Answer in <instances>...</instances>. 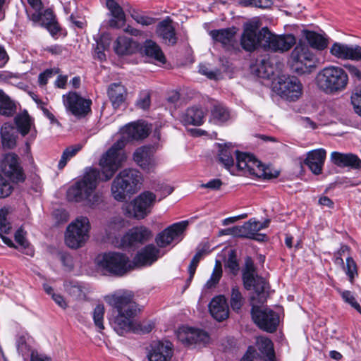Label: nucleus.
I'll return each mask as SVG.
<instances>
[{
	"label": "nucleus",
	"instance_id": "obj_5",
	"mask_svg": "<svg viewBox=\"0 0 361 361\" xmlns=\"http://www.w3.org/2000/svg\"><path fill=\"white\" fill-rule=\"evenodd\" d=\"M317 57L308 44L300 42L292 50L288 63L293 72L299 75L310 74L317 66Z\"/></svg>",
	"mask_w": 361,
	"mask_h": 361
},
{
	"label": "nucleus",
	"instance_id": "obj_16",
	"mask_svg": "<svg viewBox=\"0 0 361 361\" xmlns=\"http://www.w3.org/2000/svg\"><path fill=\"white\" fill-rule=\"evenodd\" d=\"M188 226V221H182L169 226L158 233L155 238V242L159 248L165 247L173 242H180L183 238L184 231Z\"/></svg>",
	"mask_w": 361,
	"mask_h": 361
},
{
	"label": "nucleus",
	"instance_id": "obj_26",
	"mask_svg": "<svg viewBox=\"0 0 361 361\" xmlns=\"http://www.w3.org/2000/svg\"><path fill=\"white\" fill-rule=\"evenodd\" d=\"M326 157V152L324 149H314L307 153L304 163L314 174L319 175L322 172Z\"/></svg>",
	"mask_w": 361,
	"mask_h": 361
},
{
	"label": "nucleus",
	"instance_id": "obj_34",
	"mask_svg": "<svg viewBox=\"0 0 361 361\" xmlns=\"http://www.w3.org/2000/svg\"><path fill=\"white\" fill-rule=\"evenodd\" d=\"M114 49L118 55H130L137 50V44L131 38L121 36L114 42Z\"/></svg>",
	"mask_w": 361,
	"mask_h": 361
},
{
	"label": "nucleus",
	"instance_id": "obj_30",
	"mask_svg": "<svg viewBox=\"0 0 361 361\" xmlns=\"http://www.w3.org/2000/svg\"><path fill=\"white\" fill-rule=\"evenodd\" d=\"M125 227L124 219L119 216H115L108 219L103 225L106 238L111 243L120 235L121 230Z\"/></svg>",
	"mask_w": 361,
	"mask_h": 361
},
{
	"label": "nucleus",
	"instance_id": "obj_40",
	"mask_svg": "<svg viewBox=\"0 0 361 361\" xmlns=\"http://www.w3.org/2000/svg\"><path fill=\"white\" fill-rule=\"evenodd\" d=\"M231 118L230 111L221 104L217 103L213 106L211 110L209 121L216 124H221Z\"/></svg>",
	"mask_w": 361,
	"mask_h": 361
},
{
	"label": "nucleus",
	"instance_id": "obj_63",
	"mask_svg": "<svg viewBox=\"0 0 361 361\" xmlns=\"http://www.w3.org/2000/svg\"><path fill=\"white\" fill-rule=\"evenodd\" d=\"M222 185V182L220 179H212L207 182V183H204L201 185L202 188H209L212 190H219Z\"/></svg>",
	"mask_w": 361,
	"mask_h": 361
},
{
	"label": "nucleus",
	"instance_id": "obj_64",
	"mask_svg": "<svg viewBox=\"0 0 361 361\" xmlns=\"http://www.w3.org/2000/svg\"><path fill=\"white\" fill-rule=\"evenodd\" d=\"M30 361H51V359L43 354H39L37 352H32Z\"/></svg>",
	"mask_w": 361,
	"mask_h": 361
},
{
	"label": "nucleus",
	"instance_id": "obj_1",
	"mask_svg": "<svg viewBox=\"0 0 361 361\" xmlns=\"http://www.w3.org/2000/svg\"><path fill=\"white\" fill-rule=\"evenodd\" d=\"M123 140H118L104 153L100 160L102 178L99 171L94 168L86 169L82 180L76 182L67 190V199L71 202H84L85 205L95 207L102 202V195L95 192L99 180H110L121 166L126 157L123 152Z\"/></svg>",
	"mask_w": 361,
	"mask_h": 361
},
{
	"label": "nucleus",
	"instance_id": "obj_33",
	"mask_svg": "<svg viewBox=\"0 0 361 361\" xmlns=\"http://www.w3.org/2000/svg\"><path fill=\"white\" fill-rule=\"evenodd\" d=\"M142 51L146 56L160 63H166L165 56L159 45L152 39H147L143 44Z\"/></svg>",
	"mask_w": 361,
	"mask_h": 361
},
{
	"label": "nucleus",
	"instance_id": "obj_11",
	"mask_svg": "<svg viewBox=\"0 0 361 361\" xmlns=\"http://www.w3.org/2000/svg\"><path fill=\"white\" fill-rule=\"evenodd\" d=\"M62 99L67 113L77 118H84L91 112L92 100L82 97L76 92H68L63 95Z\"/></svg>",
	"mask_w": 361,
	"mask_h": 361
},
{
	"label": "nucleus",
	"instance_id": "obj_25",
	"mask_svg": "<svg viewBox=\"0 0 361 361\" xmlns=\"http://www.w3.org/2000/svg\"><path fill=\"white\" fill-rule=\"evenodd\" d=\"M331 54L341 59L361 60V47L349 46L341 43H334L330 50Z\"/></svg>",
	"mask_w": 361,
	"mask_h": 361
},
{
	"label": "nucleus",
	"instance_id": "obj_45",
	"mask_svg": "<svg viewBox=\"0 0 361 361\" xmlns=\"http://www.w3.org/2000/svg\"><path fill=\"white\" fill-rule=\"evenodd\" d=\"M97 44L94 48V57L99 61L106 59L104 51L109 47L110 37L108 34H104L99 40H97Z\"/></svg>",
	"mask_w": 361,
	"mask_h": 361
},
{
	"label": "nucleus",
	"instance_id": "obj_59",
	"mask_svg": "<svg viewBox=\"0 0 361 361\" xmlns=\"http://www.w3.org/2000/svg\"><path fill=\"white\" fill-rule=\"evenodd\" d=\"M199 72L206 75L209 79H216L219 74V71L209 70L205 64H200L199 67Z\"/></svg>",
	"mask_w": 361,
	"mask_h": 361
},
{
	"label": "nucleus",
	"instance_id": "obj_21",
	"mask_svg": "<svg viewBox=\"0 0 361 361\" xmlns=\"http://www.w3.org/2000/svg\"><path fill=\"white\" fill-rule=\"evenodd\" d=\"M163 255L164 253L161 252L159 247L153 244H149L136 254L133 263L136 266H149Z\"/></svg>",
	"mask_w": 361,
	"mask_h": 361
},
{
	"label": "nucleus",
	"instance_id": "obj_42",
	"mask_svg": "<svg viewBox=\"0 0 361 361\" xmlns=\"http://www.w3.org/2000/svg\"><path fill=\"white\" fill-rule=\"evenodd\" d=\"M257 347L261 353L265 357L266 361H274L275 355L271 341L265 337L257 338Z\"/></svg>",
	"mask_w": 361,
	"mask_h": 361
},
{
	"label": "nucleus",
	"instance_id": "obj_55",
	"mask_svg": "<svg viewBox=\"0 0 361 361\" xmlns=\"http://www.w3.org/2000/svg\"><path fill=\"white\" fill-rule=\"evenodd\" d=\"M225 268L228 269L230 271L235 275L239 271V264L236 257L235 250H231L228 254V259L225 264Z\"/></svg>",
	"mask_w": 361,
	"mask_h": 361
},
{
	"label": "nucleus",
	"instance_id": "obj_23",
	"mask_svg": "<svg viewBox=\"0 0 361 361\" xmlns=\"http://www.w3.org/2000/svg\"><path fill=\"white\" fill-rule=\"evenodd\" d=\"M173 355L170 342L153 341L150 345L147 357L149 361H169Z\"/></svg>",
	"mask_w": 361,
	"mask_h": 361
},
{
	"label": "nucleus",
	"instance_id": "obj_15",
	"mask_svg": "<svg viewBox=\"0 0 361 361\" xmlns=\"http://www.w3.org/2000/svg\"><path fill=\"white\" fill-rule=\"evenodd\" d=\"M275 89L282 98L291 102L298 99L302 93V83L294 76L280 77Z\"/></svg>",
	"mask_w": 361,
	"mask_h": 361
},
{
	"label": "nucleus",
	"instance_id": "obj_10",
	"mask_svg": "<svg viewBox=\"0 0 361 361\" xmlns=\"http://www.w3.org/2000/svg\"><path fill=\"white\" fill-rule=\"evenodd\" d=\"M157 196L150 191L140 193L125 209V214L128 217L142 219L150 212L156 202Z\"/></svg>",
	"mask_w": 361,
	"mask_h": 361
},
{
	"label": "nucleus",
	"instance_id": "obj_50",
	"mask_svg": "<svg viewBox=\"0 0 361 361\" xmlns=\"http://www.w3.org/2000/svg\"><path fill=\"white\" fill-rule=\"evenodd\" d=\"M42 21V24L46 26L51 34L54 35L59 32V27L51 11H46L43 15Z\"/></svg>",
	"mask_w": 361,
	"mask_h": 361
},
{
	"label": "nucleus",
	"instance_id": "obj_35",
	"mask_svg": "<svg viewBox=\"0 0 361 361\" xmlns=\"http://www.w3.org/2000/svg\"><path fill=\"white\" fill-rule=\"evenodd\" d=\"M108 96L114 108H118L125 102L126 90L121 82L111 84L108 88Z\"/></svg>",
	"mask_w": 361,
	"mask_h": 361
},
{
	"label": "nucleus",
	"instance_id": "obj_3",
	"mask_svg": "<svg viewBox=\"0 0 361 361\" xmlns=\"http://www.w3.org/2000/svg\"><path fill=\"white\" fill-rule=\"evenodd\" d=\"M349 78L346 71L341 67L330 65L320 70L315 77L317 88L327 94H336L344 91L348 85Z\"/></svg>",
	"mask_w": 361,
	"mask_h": 361
},
{
	"label": "nucleus",
	"instance_id": "obj_38",
	"mask_svg": "<svg viewBox=\"0 0 361 361\" xmlns=\"http://www.w3.org/2000/svg\"><path fill=\"white\" fill-rule=\"evenodd\" d=\"M17 137V132L11 124L6 123L1 126V138L4 148H13L16 145Z\"/></svg>",
	"mask_w": 361,
	"mask_h": 361
},
{
	"label": "nucleus",
	"instance_id": "obj_8",
	"mask_svg": "<svg viewBox=\"0 0 361 361\" xmlns=\"http://www.w3.org/2000/svg\"><path fill=\"white\" fill-rule=\"evenodd\" d=\"M267 31V27L259 30V24L257 21L245 23L240 39L241 47L249 52H252L259 48L263 49L264 42H265L264 34Z\"/></svg>",
	"mask_w": 361,
	"mask_h": 361
},
{
	"label": "nucleus",
	"instance_id": "obj_56",
	"mask_svg": "<svg viewBox=\"0 0 361 361\" xmlns=\"http://www.w3.org/2000/svg\"><path fill=\"white\" fill-rule=\"evenodd\" d=\"M130 16L137 23L142 26H149L155 23L154 18L145 16L136 11H133Z\"/></svg>",
	"mask_w": 361,
	"mask_h": 361
},
{
	"label": "nucleus",
	"instance_id": "obj_18",
	"mask_svg": "<svg viewBox=\"0 0 361 361\" xmlns=\"http://www.w3.org/2000/svg\"><path fill=\"white\" fill-rule=\"evenodd\" d=\"M243 281L245 289H253L255 292L261 297L266 288L267 282L262 277L255 274V269L252 262L247 259L243 271Z\"/></svg>",
	"mask_w": 361,
	"mask_h": 361
},
{
	"label": "nucleus",
	"instance_id": "obj_4",
	"mask_svg": "<svg viewBox=\"0 0 361 361\" xmlns=\"http://www.w3.org/2000/svg\"><path fill=\"white\" fill-rule=\"evenodd\" d=\"M142 182L141 173L135 169L122 170L112 182L111 192L113 197L123 202L128 195L135 193Z\"/></svg>",
	"mask_w": 361,
	"mask_h": 361
},
{
	"label": "nucleus",
	"instance_id": "obj_20",
	"mask_svg": "<svg viewBox=\"0 0 361 361\" xmlns=\"http://www.w3.org/2000/svg\"><path fill=\"white\" fill-rule=\"evenodd\" d=\"M135 162L147 173L154 172L157 161L149 147L143 146L137 148L133 154Z\"/></svg>",
	"mask_w": 361,
	"mask_h": 361
},
{
	"label": "nucleus",
	"instance_id": "obj_29",
	"mask_svg": "<svg viewBox=\"0 0 361 361\" xmlns=\"http://www.w3.org/2000/svg\"><path fill=\"white\" fill-rule=\"evenodd\" d=\"M235 33V28L231 27L214 30L210 31L209 35L215 42L221 43L224 48L230 50L234 48Z\"/></svg>",
	"mask_w": 361,
	"mask_h": 361
},
{
	"label": "nucleus",
	"instance_id": "obj_24",
	"mask_svg": "<svg viewBox=\"0 0 361 361\" xmlns=\"http://www.w3.org/2000/svg\"><path fill=\"white\" fill-rule=\"evenodd\" d=\"M156 34L162 40L163 43L169 46H173L178 42V37L173 25V21L169 17L166 18L157 24Z\"/></svg>",
	"mask_w": 361,
	"mask_h": 361
},
{
	"label": "nucleus",
	"instance_id": "obj_31",
	"mask_svg": "<svg viewBox=\"0 0 361 361\" xmlns=\"http://www.w3.org/2000/svg\"><path fill=\"white\" fill-rule=\"evenodd\" d=\"M152 233L148 228L141 226L130 229L124 236L125 241L130 245L135 243H143L151 238Z\"/></svg>",
	"mask_w": 361,
	"mask_h": 361
},
{
	"label": "nucleus",
	"instance_id": "obj_32",
	"mask_svg": "<svg viewBox=\"0 0 361 361\" xmlns=\"http://www.w3.org/2000/svg\"><path fill=\"white\" fill-rule=\"evenodd\" d=\"M106 5L113 18L110 20L109 25L113 27H121L126 22V15L123 8L114 0H106Z\"/></svg>",
	"mask_w": 361,
	"mask_h": 361
},
{
	"label": "nucleus",
	"instance_id": "obj_7",
	"mask_svg": "<svg viewBox=\"0 0 361 361\" xmlns=\"http://www.w3.org/2000/svg\"><path fill=\"white\" fill-rule=\"evenodd\" d=\"M90 228L91 226L87 217L76 218L66 228L65 233L66 245L72 249L83 246L90 238Z\"/></svg>",
	"mask_w": 361,
	"mask_h": 361
},
{
	"label": "nucleus",
	"instance_id": "obj_62",
	"mask_svg": "<svg viewBox=\"0 0 361 361\" xmlns=\"http://www.w3.org/2000/svg\"><path fill=\"white\" fill-rule=\"evenodd\" d=\"M258 354L255 348L250 346L241 361H255L257 358Z\"/></svg>",
	"mask_w": 361,
	"mask_h": 361
},
{
	"label": "nucleus",
	"instance_id": "obj_37",
	"mask_svg": "<svg viewBox=\"0 0 361 361\" xmlns=\"http://www.w3.org/2000/svg\"><path fill=\"white\" fill-rule=\"evenodd\" d=\"M219 160L227 169L230 170L234 166L233 155H235L237 159V154L242 152L235 150L231 144H226L224 146L219 145Z\"/></svg>",
	"mask_w": 361,
	"mask_h": 361
},
{
	"label": "nucleus",
	"instance_id": "obj_9",
	"mask_svg": "<svg viewBox=\"0 0 361 361\" xmlns=\"http://www.w3.org/2000/svg\"><path fill=\"white\" fill-rule=\"evenodd\" d=\"M236 167L244 174L257 178L269 179L276 176L271 173L269 168L263 165L252 155L247 153L237 154Z\"/></svg>",
	"mask_w": 361,
	"mask_h": 361
},
{
	"label": "nucleus",
	"instance_id": "obj_43",
	"mask_svg": "<svg viewBox=\"0 0 361 361\" xmlns=\"http://www.w3.org/2000/svg\"><path fill=\"white\" fill-rule=\"evenodd\" d=\"M305 36L310 46L314 49L323 50L327 47V39L322 35L313 31H306Z\"/></svg>",
	"mask_w": 361,
	"mask_h": 361
},
{
	"label": "nucleus",
	"instance_id": "obj_49",
	"mask_svg": "<svg viewBox=\"0 0 361 361\" xmlns=\"http://www.w3.org/2000/svg\"><path fill=\"white\" fill-rule=\"evenodd\" d=\"M343 270L347 275L349 281L351 283H353L355 278L358 275V273L357 264L351 257H348L346 259V264L345 266H343Z\"/></svg>",
	"mask_w": 361,
	"mask_h": 361
},
{
	"label": "nucleus",
	"instance_id": "obj_60",
	"mask_svg": "<svg viewBox=\"0 0 361 361\" xmlns=\"http://www.w3.org/2000/svg\"><path fill=\"white\" fill-rule=\"evenodd\" d=\"M150 105V96L147 92L143 93L137 101V106L142 109H147Z\"/></svg>",
	"mask_w": 361,
	"mask_h": 361
},
{
	"label": "nucleus",
	"instance_id": "obj_19",
	"mask_svg": "<svg viewBox=\"0 0 361 361\" xmlns=\"http://www.w3.org/2000/svg\"><path fill=\"white\" fill-rule=\"evenodd\" d=\"M178 339L184 345L205 343L209 341V335L202 330L188 326H182L177 331Z\"/></svg>",
	"mask_w": 361,
	"mask_h": 361
},
{
	"label": "nucleus",
	"instance_id": "obj_41",
	"mask_svg": "<svg viewBox=\"0 0 361 361\" xmlns=\"http://www.w3.org/2000/svg\"><path fill=\"white\" fill-rule=\"evenodd\" d=\"M16 112V104L0 89V115L10 117Z\"/></svg>",
	"mask_w": 361,
	"mask_h": 361
},
{
	"label": "nucleus",
	"instance_id": "obj_61",
	"mask_svg": "<svg viewBox=\"0 0 361 361\" xmlns=\"http://www.w3.org/2000/svg\"><path fill=\"white\" fill-rule=\"evenodd\" d=\"M54 75V71L51 69H47L43 73H40L38 78L39 84L44 86L47 83L48 80Z\"/></svg>",
	"mask_w": 361,
	"mask_h": 361
},
{
	"label": "nucleus",
	"instance_id": "obj_46",
	"mask_svg": "<svg viewBox=\"0 0 361 361\" xmlns=\"http://www.w3.org/2000/svg\"><path fill=\"white\" fill-rule=\"evenodd\" d=\"M81 147H82L80 145H76L67 147L63 152L61 157L59 161L58 168L59 169H63L67 164L68 161L81 149Z\"/></svg>",
	"mask_w": 361,
	"mask_h": 361
},
{
	"label": "nucleus",
	"instance_id": "obj_28",
	"mask_svg": "<svg viewBox=\"0 0 361 361\" xmlns=\"http://www.w3.org/2000/svg\"><path fill=\"white\" fill-rule=\"evenodd\" d=\"M331 161L339 167H350L353 169H361V159L352 153L333 152L331 154Z\"/></svg>",
	"mask_w": 361,
	"mask_h": 361
},
{
	"label": "nucleus",
	"instance_id": "obj_36",
	"mask_svg": "<svg viewBox=\"0 0 361 361\" xmlns=\"http://www.w3.org/2000/svg\"><path fill=\"white\" fill-rule=\"evenodd\" d=\"M205 113L199 107L188 108L182 116V121L185 125L200 126L204 123Z\"/></svg>",
	"mask_w": 361,
	"mask_h": 361
},
{
	"label": "nucleus",
	"instance_id": "obj_57",
	"mask_svg": "<svg viewBox=\"0 0 361 361\" xmlns=\"http://www.w3.org/2000/svg\"><path fill=\"white\" fill-rule=\"evenodd\" d=\"M13 189L11 183L0 173V198L8 197Z\"/></svg>",
	"mask_w": 361,
	"mask_h": 361
},
{
	"label": "nucleus",
	"instance_id": "obj_47",
	"mask_svg": "<svg viewBox=\"0 0 361 361\" xmlns=\"http://www.w3.org/2000/svg\"><path fill=\"white\" fill-rule=\"evenodd\" d=\"M245 299L240 293L239 288L233 286L231 288L230 303L233 310L238 312L244 304Z\"/></svg>",
	"mask_w": 361,
	"mask_h": 361
},
{
	"label": "nucleus",
	"instance_id": "obj_53",
	"mask_svg": "<svg viewBox=\"0 0 361 361\" xmlns=\"http://www.w3.org/2000/svg\"><path fill=\"white\" fill-rule=\"evenodd\" d=\"M338 291L345 302L349 304L353 308L361 314V307L357 302L353 293L351 291L342 290L341 289H338Z\"/></svg>",
	"mask_w": 361,
	"mask_h": 361
},
{
	"label": "nucleus",
	"instance_id": "obj_14",
	"mask_svg": "<svg viewBox=\"0 0 361 361\" xmlns=\"http://www.w3.org/2000/svg\"><path fill=\"white\" fill-rule=\"evenodd\" d=\"M264 35L263 49L265 51L284 53L289 51L296 43V38L292 34L276 35L267 27Z\"/></svg>",
	"mask_w": 361,
	"mask_h": 361
},
{
	"label": "nucleus",
	"instance_id": "obj_17",
	"mask_svg": "<svg viewBox=\"0 0 361 361\" xmlns=\"http://www.w3.org/2000/svg\"><path fill=\"white\" fill-rule=\"evenodd\" d=\"M1 171L8 176L13 182H23L25 174L18 157L13 153L6 154L0 163Z\"/></svg>",
	"mask_w": 361,
	"mask_h": 361
},
{
	"label": "nucleus",
	"instance_id": "obj_22",
	"mask_svg": "<svg viewBox=\"0 0 361 361\" xmlns=\"http://www.w3.org/2000/svg\"><path fill=\"white\" fill-rule=\"evenodd\" d=\"M150 128L144 122H134L126 125L122 129V137L120 140L126 141L142 140L149 135Z\"/></svg>",
	"mask_w": 361,
	"mask_h": 361
},
{
	"label": "nucleus",
	"instance_id": "obj_39",
	"mask_svg": "<svg viewBox=\"0 0 361 361\" xmlns=\"http://www.w3.org/2000/svg\"><path fill=\"white\" fill-rule=\"evenodd\" d=\"M8 214V209L7 208L0 209V237L6 245L12 247H14V243L11 238L5 235V234H8L11 230V224L6 219Z\"/></svg>",
	"mask_w": 361,
	"mask_h": 361
},
{
	"label": "nucleus",
	"instance_id": "obj_13",
	"mask_svg": "<svg viewBox=\"0 0 361 361\" xmlns=\"http://www.w3.org/2000/svg\"><path fill=\"white\" fill-rule=\"evenodd\" d=\"M269 222V221H267L262 223L251 219L248 221L245 222L242 226H236L225 230L224 233L254 239L257 241H264L267 238V235L258 233V232L267 228Z\"/></svg>",
	"mask_w": 361,
	"mask_h": 361
},
{
	"label": "nucleus",
	"instance_id": "obj_52",
	"mask_svg": "<svg viewBox=\"0 0 361 361\" xmlns=\"http://www.w3.org/2000/svg\"><path fill=\"white\" fill-rule=\"evenodd\" d=\"M15 240L18 243V246H15L13 247L20 248L21 250H27L26 254L32 255L33 252L29 248V243L25 238V233L21 228H19L15 233Z\"/></svg>",
	"mask_w": 361,
	"mask_h": 361
},
{
	"label": "nucleus",
	"instance_id": "obj_12",
	"mask_svg": "<svg viewBox=\"0 0 361 361\" xmlns=\"http://www.w3.org/2000/svg\"><path fill=\"white\" fill-rule=\"evenodd\" d=\"M252 318L255 323L262 329L267 332H274L279 324V316L273 310L261 309L255 302L254 297L251 298Z\"/></svg>",
	"mask_w": 361,
	"mask_h": 361
},
{
	"label": "nucleus",
	"instance_id": "obj_27",
	"mask_svg": "<svg viewBox=\"0 0 361 361\" xmlns=\"http://www.w3.org/2000/svg\"><path fill=\"white\" fill-rule=\"evenodd\" d=\"M209 309L212 316L219 322L228 317L229 308L226 298L224 295L214 298L209 302Z\"/></svg>",
	"mask_w": 361,
	"mask_h": 361
},
{
	"label": "nucleus",
	"instance_id": "obj_48",
	"mask_svg": "<svg viewBox=\"0 0 361 361\" xmlns=\"http://www.w3.org/2000/svg\"><path fill=\"white\" fill-rule=\"evenodd\" d=\"M222 276V267L220 261L216 260L212 274L207 281L205 286L207 288H214L218 284Z\"/></svg>",
	"mask_w": 361,
	"mask_h": 361
},
{
	"label": "nucleus",
	"instance_id": "obj_44",
	"mask_svg": "<svg viewBox=\"0 0 361 361\" xmlns=\"http://www.w3.org/2000/svg\"><path fill=\"white\" fill-rule=\"evenodd\" d=\"M15 123L19 133L25 136L31 129L33 125L32 121L27 111L18 114L15 117Z\"/></svg>",
	"mask_w": 361,
	"mask_h": 361
},
{
	"label": "nucleus",
	"instance_id": "obj_54",
	"mask_svg": "<svg viewBox=\"0 0 361 361\" xmlns=\"http://www.w3.org/2000/svg\"><path fill=\"white\" fill-rule=\"evenodd\" d=\"M104 314V307L103 305H98L95 307L93 312V319L95 326L101 331L104 329L103 324Z\"/></svg>",
	"mask_w": 361,
	"mask_h": 361
},
{
	"label": "nucleus",
	"instance_id": "obj_6",
	"mask_svg": "<svg viewBox=\"0 0 361 361\" xmlns=\"http://www.w3.org/2000/svg\"><path fill=\"white\" fill-rule=\"evenodd\" d=\"M96 262L99 269L116 276H122L133 268L129 257L119 252L101 254L97 256Z\"/></svg>",
	"mask_w": 361,
	"mask_h": 361
},
{
	"label": "nucleus",
	"instance_id": "obj_51",
	"mask_svg": "<svg viewBox=\"0 0 361 361\" xmlns=\"http://www.w3.org/2000/svg\"><path fill=\"white\" fill-rule=\"evenodd\" d=\"M68 293L76 299H83L85 298V289L78 283H69L66 286Z\"/></svg>",
	"mask_w": 361,
	"mask_h": 361
},
{
	"label": "nucleus",
	"instance_id": "obj_58",
	"mask_svg": "<svg viewBox=\"0 0 361 361\" xmlns=\"http://www.w3.org/2000/svg\"><path fill=\"white\" fill-rule=\"evenodd\" d=\"M355 112L361 116V88L355 89L350 97Z\"/></svg>",
	"mask_w": 361,
	"mask_h": 361
},
{
	"label": "nucleus",
	"instance_id": "obj_2",
	"mask_svg": "<svg viewBox=\"0 0 361 361\" xmlns=\"http://www.w3.org/2000/svg\"><path fill=\"white\" fill-rule=\"evenodd\" d=\"M132 291L119 290L105 297L106 302L114 307L116 313L110 323L114 330L119 335L128 333H149L154 328L152 322L136 323L133 318L136 314L137 306L133 301Z\"/></svg>",
	"mask_w": 361,
	"mask_h": 361
}]
</instances>
